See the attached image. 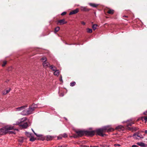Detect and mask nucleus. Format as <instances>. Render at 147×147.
Returning a JSON list of instances; mask_svg holds the SVG:
<instances>
[{
	"instance_id": "c85d7f7f",
	"label": "nucleus",
	"mask_w": 147,
	"mask_h": 147,
	"mask_svg": "<svg viewBox=\"0 0 147 147\" xmlns=\"http://www.w3.org/2000/svg\"><path fill=\"white\" fill-rule=\"evenodd\" d=\"M60 28L59 27H57L55 28V32H58Z\"/></svg>"
},
{
	"instance_id": "473e14b6",
	"label": "nucleus",
	"mask_w": 147,
	"mask_h": 147,
	"mask_svg": "<svg viewBox=\"0 0 147 147\" xmlns=\"http://www.w3.org/2000/svg\"><path fill=\"white\" fill-rule=\"evenodd\" d=\"M16 130L18 131V129H15V130L14 131H11V133L12 134H16V132H15V131H16Z\"/></svg>"
},
{
	"instance_id": "393cba45",
	"label": "nucleus",
	"mask_w": 147,
	"mask_h": 147,
	"mask_svg": "<svg viewBox=\"0 0 147 147\" xmlns=\"http://www.w3.org/2000/svg\"><path fill=\"white\" fill-rule=\"evenodd\" d=\"M97 25L96 24H93L92 26V28L94 30H95L96 29V27L97 26Z\"/></svg>"
},
{
	"instance_id": "72a5a7b5",
	"label": "nucleus",
	"mask_w": 147,
	"mask_h": 147,
	"mask_svg": "<svg viewBox=\"0 0 147 147\" xmlns=\"http://www.w3.org/2000/svg\"><path fill=\"white\" fill-rule=\"evenodd\" d=\"M30 140L31 141H34L35 139L33 138H30Z\"/></svg>"
},
{
	"instance_id": "e433bc0d",
	"label": "nucleus",
	"mask_w": 147,
	"mask_h": 147,
	"mask_svg": "<svg viewBox=\"0 0 147 147\" xmlns=\"http://www.w3.org/2000/svg\"><path fill=\"white\" fill-rule=\"evenodd\" d=\"M81 23L83 25H85L86 24L85 22H83V21L82 22H81Z\"/></svg>"
},
{
	"instance_id": "2eb2a0df",
	"label": "nucleus",
	"mask_w": 147,
	"mask_h": 147,
	"mask_svg": "<svg viewBox=\"0 0 147 147\" xmlns=\"http://www.w3.org/2000/svg\"><path fill=\"white\" fill-rule=\"evenodd\" d=\"M11 89L9 88V90H3L2 92V94L3 95H6V94L9 93Z\"/></svg>"
},
{
	"instance_id": "79ce46f5",
	"label": "nucleus",
	"mask_w": 147,
	"mask_h": 147,
	"mask_svg": "<svg viewBox=\"0 0 147 147\" xmlns=\"http://www.w3.org/2000/svg\"><path fill=\"white\" fill-rule=\"evenodd\" d=\"M19 141L21 142H23V140L22 139V140H19Z\"/></svg>"
},
{
	"instance_id": "a211bd4d",
	"label": "nucleus",
	"mask_w": 147,
	"mask_h": 147,
	"mask_svg": "<svg viewBox=\"0 0 147 147\" xmlns=\"http://www.w3.org/2000/svg\"><path fill=\"white\" fill-rule=\"evenodd\" d=\"M87 133L90 136H93L94 135L95 132L94 131H88Z\"/></svg>"
},
{
	"instance_id": "39448f33",
	"label": "nucleus",
	"mask_w": 147,
	"mask_h": 147,
	"mask_svg": "<svg viewBox=\"0 0 147 147\" xmlns=\"http://www.w3.org/2000/svg\"><path fill=\"white\" fill-rule=\"evenodd\" d=\"M27 107V105L22 106L19 107L17 108L16 109V111H22L25 108Z\"/></svg>"
},
{
	"instance_id": "49530a36",
	"label": "nucleus",
	"mask_w": 147,
	"mask_h": 147,
	"mask_svg": "<svg viewBox=\"0 0 147 147\" xmlns=\"http://www.w3.org/2000/svg\"><path fill=\"white\" fill-rule=\"evenodd\" d=\"M63 95L62 94V95H61V96H63Z\"/></svg>"
},
{
	"instance_id": "f704fd0d",
	"label": "nucleus",
	"mask_w": 147,
	"mask_h": 147,
	"mask_svg": "<svg viewBox=\"0 0 147 147\" xmlns=\"http://www.w3.org/2000/svg\"><path fill=\"white\" fill-rule=\"evenodd\" d=\"M66 12H63L62 13H61V15L62 16H63L66 14Z\"/></svg>"
},
{
	"instance_id": "ddd939ff",
	"label": "nucleus",
	"mask_w": 147,
	"mask_h": 147,
	"mask_svg": "<svg viewBox=\"0 0 147 147\" xmlns=\"http://www.w3.org/2000/svg\"><path fill=\"white\" fill-rule=\"evenodd\" d=\"M19 121L20 123H21V124H22V123H24L25 122V121H27V118L26 117H24L22 118Z\"/></svg>"
},
{
	"instance_id": "1a4fd4ad",
	"label": "nucleus",
	"mask_w": 147,
	"mask_h": 147,
	"mask_svg": "<svg viewBox=\"0 0 147 147\" xmlns=\"http://www.w3.org/2000/svg\"><path fill=\"white\" fill-rule=\"evenodd\" d=\"M76 133L79 136H81L83 135L84 132L82 131H76Z\"/></svg>"
},
{
	"instance_id": "4be33fe9",
	"label": "nucleus",
	"mask_w": 147,
	"mask_h": 147,
	"mask_svg": "<svg viewBox=\"0 0 147 147\" xmlns=\"http://www.w3.org/2000/svg\"><path fill=\"white\" fill-rule=\"evenodd\" d=\"M59 72L58 70H56L54 72V74L55 75L58 76L59 75Z\"/></svg>"
},
{
	"instance_id": "c756f323",
	"label": "nucleus",
	"mask_w": 147,
	"mask_h": 147,
	"mask_svg": "<svg viewBox=\"0 0 147 147\" xmlns=\"http://www.w3.org/2000/svg\"><path fill=\"white\" fill-rule=\"evenodd\" d=\"M76 84V82H73L70 83V86H73L75 85Z\"/></svg>"
},
{
	"instance_id": "9b49d317",
	"label": "nucleus",
	"mask_w": 147,
	"mask_h": 147,
	"mask_svg": "<svg viewBox=\"0 0 147 147\" xmlns=\"http://www.w3.org/2000/svg\"><path fill=\"white\" fill-rule=\"evenodd\" d=\"M29 114H31L32 113L33 111H34L32 107L30 106L28 110H27Z\"/></svg>"
},
{
	"instance_id": "20e7f679",
	"label": "nucleus",
	"mask_w": 147,
	"mask_h": 147,
	"mask_svg": "<svg viewBox=\"0 0 147 147\" xmlns=\"http://www.w3.org/2000/svg\"><path fill=\"white\" fill-rule=\"evenodd\" d=\"M134 138L139 139V138H143V137L142 136L140 135L139 133H136L134 135Z\"/></svg>"
},
{
	"instance_id": "dca6fc26",
	"label": "nucleus",
	"mask_w": 147,
	"mask_h": 147,
	"mask_svg": "<svg viewBox=\"0 0 147 147\" xmlns=\"http://www.w3.org/2000/svg\"><path fill=\"white\" fill-rule=\"evenodd\" d=\"M134 123L132 122H130L127 123V128L129 130H131V129L130 127H129V126H131V125L134 124Z\"/></svg>"
},
{
	"instance_id": "412c9836",
	"label": "nucleus",
	"mask_w": 147,
	"mask_h": 147,
	"mask_svg": "<svg viewBox=\"0 0 147 147\" xmlns=\"http://www.w3.org/2000/svg\"><path fill=\"white\" fill-rule=\"evenodd\" d=\"M107 12L109 14H113L114 13V10L109 9H108Z\"/></svg>"
},
{
	"instance_id": "f257e3e1",
	"label": "nucleus",
	"mask_w": 147,
	"mask_h": 147,
	"mask_svg": "<svg viewBox=\"0 0 147 147\" xmlns=\"http://www.w3.org/2000/svg\"><path fill=\"white\" fill-rule=\"evenodd\" d=\"M13 126L7 125L0 129V135H3L6 134L9 131L14 129Z\"/></svg>"
},
{
	"instance_id": "58836bf2",
	"label": "nucleus",
	"mask_w": 147,
	"mask_h": 147,
	"mask_svg": "<svg viewBox=\"0 0 147 147\" xmlns=\"http://www.w3.org/2000/svg\"><path fill=\"white\" fill-rule=\"evenodd\" d=\"M132 147H138V146L136 145H133L132 146Z\"/></svg>"
},
{
	"instance_id": "de8ad7c7",
	"label": "nucleus",
	"mask_w": 147,
	"mask_h": 147,
	"mask_svg": "<svg viewBox=\"0 0 147 147\" xmlns=\"http://www.w3.org/2000/svg\"><path fill=\"white\" fill-rule=\"evenodd\" d=\"M59 139V137H58V139Z\"/></svg>"
},
{
	"instance_id": "2f4dec72",
	"label": "nucleus",
	"mask_w": 147,
	"mask_h": 147,
	"mask_svg": "<svg viewBox=\"0 0 147 147\" xmlns=\"http://www.w3.org/2000/svg\"><path fill=\"white\" fill-rule=\"evenodd\" d=\"M32 131H33V132L34 133V134L37 136V137H40V135H39V134H37L36 133L34 132V130L32 129Z\"/></svg>"
},
{
	"instance_id": "7c9ffc66",
	"label": "nucleus",
	"mask_w": 147,
	"mask_h": 147,
	"mask_svg": "<svg viewBox=\"0 0 147 147\" xmlns=\"http://www.w3.org/2000/svg\"><path fill=\"white\" fill-rule=\"evenodd\" d=\"M7 62L6 61H4L3 62V64L2 65V66L3 67L6 64Z\"/></svg>"
},
{
	"instance_id": "cd10ccee",
	"label": "nucleus",
	"mask_w": 147,
	"mask_h": 147,
	"mask_svg": "<svg viewBox=\"0 0 147 147\" xmlns=\"http://www.w3.org/2000/svg\"><path fill=\"white\" fill-rule=\"evenodd\" d=\"M142 120L144 119L146 122L147 121V117H142Z\"/></svg>"
},
{
	"instance_id": "7ed1b4c3",
	"label": "nucleus",
	"mask_w": 147,
	"mask_h": 147,
	"mask_svg": "<svg viewBox=\"0 0 147 147\" xmlns=\"http://www.w3.org/2000/svg\"><path fill=\"white\" fill-rule=\"evenodd\" d=\"M47 58L45 57H43L41 59V61L43 62V65L44 67L45 68L49 67L51 65L47 61Z\"/></svg>"
},
{
	"instance_id": "5701e85b",
	"label": "nucleus",
	"mask_w": 147,
	"mask_h": 147,
	"mask_svg": "<svg viewBox=\"0 0 147 147\" xmlns=\"http://www.w3.org/2000/svg\"><path fill=\"white\" fill-rule=\"evenodd\" d=\"M31 107H32V108L34 109V110L35 108L37 107V105L36 104H33L31 106Z\"/></svg>"
},
{
	"instance_id": "0eeeda50",
	"label": "nucleus",
	"mask_w": 147,
	"mask_h": 147,
	"mask_svg": "<svg viewBox=\"0 0 147 147\" xmlns=\"http://www.w3.org/2000/svg\"><path fill=\"white\" fill-rule=\"evenodd\" d=\"M80 9L81 11H88L90 10V9H88L86 7L81 6L80 7Z\"/></svg>"
},
{
	"instance_id": "6ab92c4d",
	"label": "nucleus",
	"mask_w": 147,
	"mask_h": 147,
	"mask_svg": "<svg viewBox=\"0 0 147 147\" xmlns=\"http://www.w3.org/2000/svg\"><path fill=\"white\" fill-rule=\"evenodd\" d=\"M50 68L53 71H55L57 70V68L55 66L51 65L50 66Z\"/></svg>"
},
{
	"instance_id": "c03bdc74",
	"label": "nucleus",
	"mask_w": 147,
	"mask_h": 147,
	"mask_svg": "<svg viewBox=\"0 0 147 147\" xmlns=\"http://www.w3.org/2000/svg\"><path fill=\"white\" fill-rule=\"evenodd\" d=\"M83 147H89L88 146L86 145H84L83 146Z\"/></svg>"
},
{
	"instance_id": "4468645a",
	"label": "nucleus",
	"mask_w": 147,
	"mask_h": 147,
	"mask_svg": "<svg viewBox=\"0 0 147 147\" xmlns=\"http://www.w3.org/2000/svg\"><path fill=\"white\" fill-rule=\"evenodd\" d=\"M124 129L123 127L121 125H119L116 127V129L118 130L119 131H123Z\"/></svg>"
},
{
	"instance_id": "37998d69",
	"label": "nucleus",
	"mask_w": 147,
	"mask_h": 147,
	"mask_svg": "<svg viewBox=\"0 0 147 147\" xmlns=\"http://www.w3.org/2000/svg\"><path fill=\"white\" fill-rule=\"evenodd\" d=\"M115 146H120V145L119 144H115Z\"/></svg>"
},
{
	"instance_id": "ea45409f",
	"label": "nucleus",
	"mask_w": 147,
	"mask_h": 147,
	"mask_svg": "<svg viewBox=\"0 0 147 147\" xmlns=\"http://www.w3.org/2000/svg\"><path fill=\"white\" fill-rule=\"evenodd\" d=\"M144 115H147V111H146V112H144Z\"/></svg>"
},
{
	"instance_id": "9d476101",
	"label": "nucleus",
	"mask_w": 147,
	"mask_h": 147,
	"mask_svg": "<svg viewBox=\"0 0 147 147\" xmlns=\"http://www.w3.org/2000/svg\"><path fill=\"white\" fill-rule=\"evenodd\" d=\"M136 144L138 145L142 146V147H147V145L145 144V143L142 142H137Z\"/></svg>"
},
{
	"instance_id": "423d86ee",
	"label": "nucleus",
	"mask_w": 147,
	"mask_h": 147,
	"mask_svg": "<svg viewBox=\"0 0 147 147\" xmlns=\"http://www.w3.org/2000/svg\"><path fill=\"white\" fill-rule=\"evenodd\" d=\"M20 125L22 126L23 128H26L28 126V121H25L23 123L21 124Z\"/></svg>"
},
{
	"instance_id": "bb28decb",
	"label": "nucleus",
	"mask_w": 147,
	"mask_h": 147,
	"mask_svg": "<svg viewBox=\"0 0 147 147\" xmlns=\"http://www.w3.org/2000/svg\"><path fill=\"white\" fill-rule=\"evenodd\" d=\"M97 132L99 135H101V129H100L97 130Z\"/></svg>"
},
{
	"instance_id": "4c0bfd02",
	"label": "nucleus",
	"mask_w": 147,
	"mask_h": 147,
	"mask_svg": "<svg viewBox=\"0 0 147 147\" xmlns=\"http://www.w3.org/2000/svg\"><path fill=\"white\" fill-rule=\"evenodd\" d=\"M59 147H66V146L65 145H63L62 146H60Z\"/></svg>"
},
{
	"instance_id": "6e6552de",
	"label": "nucleus",
	"mask_w": 147,
	"mask_h": 147,
	"mask_svg": "<svg viewBox=\"0 0 147 147\" xmlns=\"http://www.w3.org/2000/svg\"><path fill=\"white\" fill-rule=\"evenodd\" d=\"M79 11V9L78 8L72 11H71L69 13V15H71L74 14H75L77 13Z\"/></svg>"
},
{
	"instance_id": "f03ea898",
	"label": "nucleus",
	"mask_w": 147,
	"mask_h": 147,
	"mask_svg": "<svg viewBox=\"0 0 147 147\" xmlns=\"http://www.w3.org/2000/svg\"><path fill=\"white\" fill-rule=\"evenodd\" d=\"M114 129L109 126H106L103 127L102 128V137L106 135L105 134L103 133V132H109L113 131Z\"/></svg>"
},
{
	"instance_id": "f3484780",
	"label": "nucleus",
	"mask_w": 147,
	"mask_h": 147,
	"mask_svg": "<svg viewBox=\"0 0 147 147\" xmlns=\"http://www.w3.org/2000/svg\"><path fill=\"white\" fill-rule=\"evenodd\" d=\"M21 114L23 115H29L27 110H23L21 112Z\"/></svg>"
},
{
	"instance_id": "f8f14e48",
	"label": "nucleus",
	"mask_w": 147,
	"mask_h": 147,
	"mask_svg": "<svg viewBox=\"0 0 147 147\" xmlns=\"http://www.w3.org/2000/svg\"><path fill=\"white\" fill-rule=\"evenodd\" d=\"M58 23L60 25L63 24H66L67 22L65 21L64 19L59 20L58 21Z\"/></svg>"
},
{
	"instance_id": "a18cd8bd",
	"label": "nucleus",
	"mask_w": 147,
	"mask_h": 147,
	"mask_svg": "<svg viewBox=\"0 0 147 147\" xmlns=\"http://www.w3.org/2000/svg\"><path fill=\"white\" fill-rule=\"evenodd\" d=\"M145 133L147 134V130L145 131Z\"/></svg>"
},
{
	"instance_id": "c9c22d12",
	"label": "nucleus",
	"mask_w": 147,
	"mask_h": 147,
	"mask_svg": "<svg viewBox=\"0 0 147 147\" xmlns=\"http://www.w3.org/2000/svg\"><path fill=\"white\" fill-rule=\"evenodd\" d=\"M63 137L65 138V137H67V136L66 134H63Z\"/></svg>"
},
{
	"instance_id": "aec40b11",
	"label": "nucleus",
	"mask_w": 147,
	"mask_h": 147,
	"mask_svg": "<svg viewBox=\"0 0 147 147\" xmlns=\"http://www.w3.org/2000/svg\"><path fill=\"white\" fill-rule=\"evenodd\" d=\"M89 4L91 6L93 7H97L98 5L96 4H95L94 3H89Z\"/></svg>"
},
{
	"instance_id": "b1692460",
	"label": "nucleus",
	"mask_w": 147,
	"mask_h": 147,
	"mask_svg": "<svg viewBox=\"0 0 147 147\" xmlns=\"http://www.w3.org/2000/svg\"><path fill=\"white\" fill-rule=\"evenodd\" d=\"M87 32L88 33H91L92 32V30L91 29L88 28L87 29Z\"/></svg>"
},
{
	"instance_id": "a19ab883",
	"label": "nucleus",
	"mask_w": 147,
	"mask_h": 147,
	"mask_svg": "<svg viewBox=\"0 0 147 147\" xmlns=\"http://www.w3.org/2000/svg\"><path fill=\"white\" fill-rule=\"evenodd\" d=\"M59 80H60V81H62V77L61 76V77L60 78V79H59Z\"/></svg>"
},
{
	"instance_id": "a878e982",
	"label": "nucleus",
	"mask_w": 147,
	"mask_h": 147,
	"mask_svg": "<svg viewBox=\"0 0 147 147\" xmlns=\"http://www.w3.org/2000/svg\"><path fill=\"white\" fill-rule=\"evenodd\" d=\"M52 138L50 136H47V140H50L52 139Z\"/></svg>"
}]
</instances>
